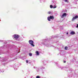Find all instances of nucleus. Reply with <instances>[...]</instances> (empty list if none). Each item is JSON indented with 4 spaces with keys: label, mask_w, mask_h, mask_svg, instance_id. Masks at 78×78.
<instances>
[{
    "label": "nucleus",
    "mask_w": 78,
    "mask_h": 78,
    "mask_svg": "<svg viewBox=\"0 0 78 78\" xmlns=\"http://www.w3.org/2000/svg\"><path fill=\"white\" fill-rule=\"evenodd\" d=\"M13 37H14L16 41L20 40L19 39V35H17V34H15L13 36Z\"/></svg>",
    "instance_id": "1"
},
{
    "label": "nucleus",
    "mask_w": 78,
    "mask_h": 78,
    "mask_svg": "<svg viewBox=\"0 0 78 78\" xmlns=\"http://www.w3.org/2000/svg\"><path fill=\"white\" fill-rule=\"evenodd\" d=\"M29 42L30 44L32 46H33V47H34V42H33V41L31 40H30L29 41Z\"/></svg>",
    "instance_id": "2"
},
{
    "label": "nucleus",
    "mask_w": 78,
    "mask_h": 78,
    "mask_svg": "<svg viewBox=\"0 0 78 78\" xmlns=\"http://www.w3.org/2000/svg\"><path fill=\"white\" fill-rule=\"evenodd\" d=\"M52 3H53V4L52 3V4L54 5V6H53V8L54 9H55V8H56L57 6L56 5V3H55V2H52Z\"/></svg>",
    "instance_id": "3"
},
{
    "label": "nucleus",
    "mask_w": 78,
    "mask_h": 78,
    "mask_svg": "<svg viewBox=\"0 0 78 78\" xmlns=\"http://www.w3.org/2000/svg\"><path fill=\"white\" fill-rule=\"evenodd\" d=\"M50 19H52V20L53 19V16H50V17H48V21H50Z\"/></svg>",
    "instance_id": "4"
},
{
    "label": "nucleus",
    "mask_w": 78,
    "mask_h": 78,
    "mask_svg": "<svg viewBox=\"0 0 78 78\" xmlns=\"http://www.w3.org/2000/svg\"><path fill=\"white\" fill-rule=\"evenodd\" d=\"M78 16L77 15L75 17H74L73 19H72V21H74L75 19H78Z\"/></svg>",
    "instance_id": "5"
},
{
    "label": "nucleus",
    "mask_w": 78,
    "mask_h": 78,
    "mask_svg": "<svg viewBox=\"0 0 78 78\" xmlns=\"http://www.w3.org/2000/svg\"><path fill=\"white\" fill-rule=\"evenodd\" d=\"M70 34H72V35H73V34H75V32L74 31H72L70 33Z\"/></svg>",
    "instance_id": "6"
},
{
    "label": "nucleus",
    "mask_w": 78,
    "mask_h": 78,
    "mask_svg": "<svg viewBox=\"0 0 78 78\" xmlns=\"http://www.w3.org/2000/svg\"><path fill=\"white\" fill-rule=\"evenodd\" d=\"M66 13H64L62 15V16H61L62 18H63L64 17H66Z\"/></svg>",
    "instance_id": "7"
},
{
    "label": "nucleus",
    "mask_w": 78,
    "mask_h": 78,
    "mask_svg": "<svg viewBox=\"0 0 78 78\" xmlns=\"http://www.w3.org/2000/svg\"><path fill=\"white\" fill-rule=\"evenodd\" d=\"M36 53L37 54V55H39V52H38V51H36Z\"/></svg>",
    "instance_id": "8"
},
{
    "label": "nucleus",
    "mask_w": 78,
    "mask_h": 78,
    "mask_svg": "<svg viewBox=\"0 0 78 78\" xmlns=\"http://www.w3.org/2000/svg\"><path fill=\"white\" fill-rule=\"evenodd\" d=\"M65 2H67V3H68L69 2V1L68 0H63Z\"/></svg>",
    "instance_id": "9"
},
{
    "label": "nucleus",
    "mask_w": 78,
    "mask_h": 78,
    "mask_svg": "<svg viewBox=\"0 0 78 78\" xmlns=\"http://www.w3.org/2000/svg\"><path fill=\"white\" fill-rule=\"evenodd\" d=\"M50 8H53V6H52V5H50Z\"/></svg>",
    "instance_id": "10"
},
{
    "label": "nucleus",
    "mask_w": 78,
    "mask_h": 78,
    "mask_svg": "<svg viewBox=\"0 0 78 78\" xmlns=\"http://www.w3.org/2000/svg\"><path fill=\"white\" fill-rule=\"evenodd\" d=\"M29 56H32V54H31V53H29Z\"/></svg>",
    "instance_id": "11"
},
{
    "label": "nucleus",
    "mask_w": 78,
    "mask_h": 78,
    "mask_svg": "<svg viewBox=\"0 0 78 78\" xmlns=\"http://www.w3.org/2000/svg\"><path fill=\"white\" fill-rule=\"evenodd\" d=\"M67 48H68L67 47H66L65 48V50H67Z\"/></svg>",
    "instance_id": "12"
},
{
    "label": "nucleus",
    "mask_w": 78,
    "mask_h": 78,
    "mask_svg": "<svg viewBox=\"0 0 78 78\" xmlns=\"http://www.w3.org/2000/svg\"><path fill=\"white\" fill-rule=\"evenodd\" d=\"M36 78H40V76H37Z\"/></svg>",
    "instance_id": "13"
},
{
    "label": "nucleus",
    "mask_w": 78,
    "mask_h": 78,
    "mask_svg": "<svg viewBox=\"0 0 78 78\" xmlns=\"http://www.w3.org/2000/svg\"><path fill=\"white\" fill-rule=\"evenodd\" d=\"M26 62L27 63H28V60H26Z\"/></svg>",
    "instance_id": "14"
},
{
    "label": "nucleus",
    "mask_w": 78,
    "mask_h": 78,
    "mask_svg": "<svg viewBox=\"0 0 78 78\" xmlns=\"http://www.w3.org/2000/svg\"><path fill=\"white\" fill-rule=\"evenodd\" d=\"M51 13V12H48V14H50Z\"/></svg>",
    "instance_id": "15"
},
{
    "label": "nucleus",
    "mask_w": 78,
    "mask_h": 78,
    "mask_svg": "<svg viewBox=\"0 0 78 78\" xmlns=\"http://www.w3.org/2000/svg\"><path fill=\"white\" fill-rule=\"evenodd\" d=\"M78 27V24H77V26L76 27V28Z\"/></svg>",
    "instance_id": "16"
},
{
    "label": "nucleus",
    "mask_w": 78,
    "mask_h": 78,
    "mask_svg": "<svg viewBox=\"0 0 78 78\" xmlns=\"http://www.w3.org/2000/svg\"><path fill=\"white\" fill-rule=\"evenodd\" d=\"M16 68H14V69H15V70H16Z\"/></svg>",
    "instance_id": "17"
},
{
    "label": "nucleus",
    "mask_w": 78,
    "mask_h": 78,
    "mask_svg": "<svg viewBox=\"0 0 78 78\" xmlns=\"http://www.w3.org/2000/svg\"><path fill=\"white\" fill-rule=\"evenodd\" d=\"M68 34V32H67L66 33L67 34Z\"/></svg>",
    "instance_id": "18"
},
{
    "label": "nucleus",
    "mask_w": 78,
    "mask_h": 78,
    "mask_svg": "<svg viewBox=\"0 0 78 78\" xmlns=\"http://www.w3.org/2000/svg\"><path fill=\"white\" fill-rule=\"evenodd\" d=\"M64 63H65V62H66V61H64Z\"/></svg>",
    "instance_id": "19"
}]
</instances>
